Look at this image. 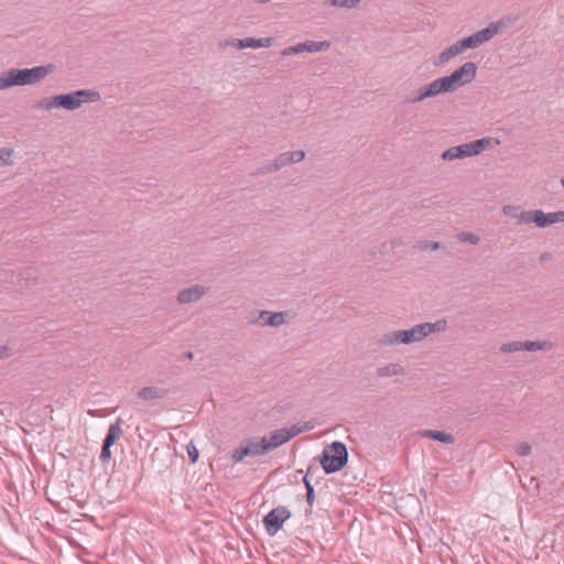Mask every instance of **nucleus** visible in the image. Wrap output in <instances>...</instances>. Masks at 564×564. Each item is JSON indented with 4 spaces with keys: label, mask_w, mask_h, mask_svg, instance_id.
I'll return each mask as SVG.
<instances>
[{
    "label": "nucleus",
    "mask_w": 564,
    "mask_h": 564,
    "mask_svg": "<svg viewBox=\"0 0 564 564\" xmlns=\"http://www.w3.org/2000/svg\"><path fill=\"white\" fill-rule=\"evenodd\" d=\"M477 74V65L474 62H466L456 68L451 75L436 78L443 94L453 93L459 87L471 83Z\"/></svg>",
    "instance_id": "nucleus-1"
},
{
    "label": "nucleus",
    "mask_w": 564,
    "mask_h": 564,
    "mask_svg": "<svg viewBox=\"0 0 564 564\" xmlns=\"http://www.w3.org/2000/svg\"><path fill=\"white\" fill-rule=\"evenodd\" d=\"M348 462V451L343 442L335 441L326 445L319 456V464L325 474L341 470Z\"/></svg>",
    "instance_id": "nucleus-2"
},
{
    "label": "nucleus",
    "mask_w": 564,
    "mask_h": 564,
    "mask_svg": "<svg viewBox=\"0 0 564 564\" xmlns=\"http://www.w3.org/2000/svg\"><path fill=\"white\" fill-rule=\"evenodd\" d=\"M491 144V138H481L468 143L459 144L456 147H452L445 150L441 158L444 161H454L456 159H465L469 156H475L481 153L484 150L489 148Z\"/></svg>",
    "instance_id": "nucleus-3"
},
{
    "label": "nucleus",
    "mask_w": 564,
    "mask_h": 564,
    "mask_svg": "<svg viewBox=\"0 0 564 564\" xmlns=\"http://www.w3.org/2000/svg\"><path fill=\"white\" fill-rule=\"evenodd\" d=\"M425 338L422 323L413 326L410 329H400L384 334L379 344L382 346H394L399 344H413Z\"/></svg>",
    "instance_id": "nucleus-4"
},
{
    "label": "nucleus",
    "mask_w": 564,
    "mask_h": 564,
    "mask_svg": "<svg viewBox=\"0 0 564 564\" xmlns=\"http://www.w3.org/2000/svg\"><path fill=\"white\" fill-rule=\"evenodd\" d=\"M17 85L18 86H24V85H33L42 79H44L47 75H50L54 70V65L47 64V65H41L35 66L33 68H24V69H18L12 68Z\"/></svg>",
    "instance_id": "nucleus-5"
},
{
    "label": "nucleus",
    "mask_w": 564,
    "mask_h": 564,
    "mask_svg": "<svg viewBox=\"0 0 564 564\" xmlns=\"http://www.w3.org/2000/svg\"><path fill=\"white\" fill-rule=\"evenodd\" d=\"M264 441L262 438L257 440L256 437L245 438L240 442L239 446L236 447L231 453V460L234 463L241 462L248 456H260L265 454Z\"/></svg>",
    "instance_id": "nucleus-6"
},
{
    "label": "nucleus",
    "mask_w": 564,
    "mask_h": 564,
    "mask_svg": "<svg viewBox=\"0 0 564 564\" xmlns=\"http://www.w3.org/2000/svg\"><path fill=\"white\" fill-rule=\"evenodd\" d=\"M291 518V511L284 507L279 506L273 508L262 519L264 529L268 535H275L283 527V523Z\"/></svg>",
    "instance_id": "nucleus-7"
},
{
    "label": "nucleus",
    "mask_w": 564,
    "mask_h": 564,
    "mask_svg": "<svg viewBox=\"0 0 564 564\" xmlns=\"http://www.w3.org/2000/svg\"><path fill=\"white\" fill-rule=\"evenodd\" d=\"M501 22H491L489 25L482 30L477 31L476 33L471 34L470 36L464 37L460 40L462 46L464 50L468 48H476L479 45L484 44L485 42L490 41L494 39L500 30Z\"/></svg>",
    "instance_id": "nucleus-8"
},
{
    "label": "nucleus",
    "mask_w": 564,
    "mask_h": 564,
    "mask_svg": "<svg viewBox=\"0 0 564 564\" xmlns=\"http://www.w3.org/2000/svg\"><path fill=\"white\" fill-rule=\"evenodd\" d=\"M553 348V343L549 340H523V341H510L502 344L500 346V351L503 354H511L516 351L527 350V351H536V350H550Z\"/></svg>",
    "instance_id": "nucleus-9"
},
{
    "label": "nucleus",
    "mask_w": 564,
    "mask_h": 564,
    "mask_svg": "<svg viewBox=\"0 0 564 564\" xmlns=\"http://www.w3.org/2000/svg\"><path fill=\"white\" fill-rule=\"evenodd\" d=\"M288 312H270V311H259L258 318H251L250 324H256L260 326H271L279 327L283 325L286 321Z\"/></svg>",
    "instance_id": "nucleus-10"
},
{
    "label": "nucleus",
    "mask_w": 564,
    "mask_h": 564,
    "mask_svg": "<svg viewBox=\"0 0 564 564\" xmlns=\"http://www.w3.org/2000/svg\"><path fill=\"white\" fill-rule=\"evenodd\" d=\"M209 291L208 286L194 284L178 292L177 302L180 304H191L198 302Z\"/></svg>",
    "instance_id": "nucleus-11"
},
{
    "label": "nucleus",
    "mask_w": 564,
    "mask_h": 564,
    "mask_svg": "<svg viewBox=\"0 0 564 564\" xmlns=\"http://www.w3.org/2000/svg\"><path fill=\"white\" fill-rule=\"evenodd\" d=\"M441 94H443V93L441 91V88H440L436 79H434L432 83L424 85L421 88H419L415 93H412L406 98V102H409V104L421 102L427 98H433Z\"/></svg>",
    "instance_id": "nucleus-12"
},
{
    "label": "nucleus",
    "mask_w": 564,
    "mask_h": 564,
    "mask_svg": "<svg viewBox=\"0 0 564 564\" xmlns=\"http://www.w3.org/2000/svg\"><path fill=\"white\" fill-rule=\"evenodd\" d=\"M58 107H63L70 110V94L57 95L51 98H43L36 102V109L52 110Z\"/></svg>",
    "instance_id": "nucleus-13"
},
{
    "label": "nucleus",
    "mask_w": 564,
    "mask_h": 564,
    "mask_svg": "<svg viewBox=\"0 0 564 564\" xmlns=\"http://www.w3.org/2000/svg\"><path fill=\"white\" fill-rule=\"evenodd\" d=\"M101 95L96 89H79L73 91V110L79 108L85 102H98Z\"/></svg>",
    "instance_id": "nucleus-14"
},
{
    "label": "nucleus",
    "mask_w": 564,
    "mask_h": 564,
    "mask_svg": "<svg viewBox=\"0 0 564 564\" xmlns=\"http://www.w3.org/2000/svg\"><path fill=\"white\" fill-rule=\"evenodd\" d=\"M138 397L144 401H152L156 399H164L170 394V389L161 388L158 386H149L141 388L138 391Z\"/></svg>",
    "instance_id": "nucleus-15"
},
{
    "label": "nucleus",
    "mask_w": 564,
    "mask_h": 564,
    "mask_svg": "<svg viewBox=\"0 0 564 564\" xmlns=\"http://www.w3.org/2000/svg\"><path fill=\"white\" fill-rule=\"evenodd\" d=\"M262 441H264V447L267 453L289 442L288 438L285 437L283 429L272 431L270 433V437L267 438L264 436L262 437Z\"/></svg>",
    "instance_id": "nucleus-16"
},
{
    "label": "nucleus",
    "mask_w": 564,
    "mask_h": 564,
    "mask_svg": "<svg viewBox=\"0 0 564 564\" xmlns=\"http://www.w3.org/2000/svg\"><path fill=\"white\" fill-rule=\"evenodd\" d=\"M465 52L464 47L462 46L460 40L452 44L451 46L446 47L444 51L440 53L437 58L434 61V65L438 66L441 64L446 63L452 57L457 56Z\"/></svg>",
    "instance_id": "nucleus-17"
},
{
    "label": "nucleus",
    "mask_w": 564,
    "mask_h": 564,
    "mask_svg": "<svg viewBox=\"0 0 564 564\" xmlns=\"http://www.w3.org/2000/svg\"><path fill=\"white\" fill-rule=\"evenodd\" d=\"M502 213L503 215L516 219L517 225L529 224V220H523L522 218H528L530 213L529 210H522L520 206L505 205L502 207Z\"/></svg>",
    "instance_id": "nucleus-18"
},
{
    "label": "nucleus",
    "mask_w": 564,
    "mask_h": 564,
    "mask_svg": "<svg viewBox=\"0 0 564 564\" xmlns=\"http://www.w3.org/2000/svg\"><path fill=\"white\" fill-rule=\"evenodd\" d=\"M404 373V368L398 362H390L388 365L377 368V376L381 378L403 376Z\"/></svg>",
    "instance_id": "nucleus-19"
},
{
    "label": "nucleus",
    "mask_w": 564,
    "mask_h": 564,
    "mask_svg": "<svg viewBox=\"0 0 564 564\" xmlns=\"http://www.w3.org/2000/svg\"><path fill=\"white\" fill-rule=\"evenodd\" d=\"M121 419L118 417L117 421L112 424H110L107 435L102 442V444L112 446L118 438L122 435V429H121Z\"/></svg>",
    "instance_id": "nucleus-20"
},
{
    "label": "nucleus",
    "mask_w": 564,
    "mask_h": 564,
    "mask_svg": "<svg viewBox=\"0 0 564 564\" xmlns=\"http://www.w3.org/2000/svg\"><path fill=\"white\" fill-rule=\"evenodd\" d=\"M422 435L430 438V440H433V441H438V442H442L444 444H452L454 443V436L449 433H446L444 431H436V430H425L422 432Z\"/></svg>",
    "instance_id": "nucleus-21"
},
{
    "label": "nucleus",
    "mask_w": 564,
    "mask_h": 564,
    "mask_svg": "<svg viewBox=\"0 0 564 564\" xmlns=\"http://www.w3.org/2000/svg\"><path fill=\"white\" fill-rule=\"evenodd\" d=\"M302 44L303 52L308 53H316V52H324L327 51L330 47L329 41H305Z\"/></svg>",
    "instance_id": "nucleus-22"
},
{
    "label": "nucleus",
    "mask_w": 564,
    "mask_h": 564,
    "mask_svg": "<svg viewBox=\"0 0 564 564\" xmlns=\"http://www.w3.org/2000/svg\"><path fill=\"white\" fill-rule=\"evenodd\" d=\"M425 337L433 333L445 332L448 327L445 318L438 319L435 323H422Z\"/></svg>",
    "instance_id": "nucleus-23"
},
{
    "label": "nucleus",
    "mask_w": 564,
    "mask_h": 564,
    "mask_svg": "<svg viewBox=\"0 0 564 564\" xmlns=\"http://www.w3.org/2000/svg\"><path fill=\"white\" fill-rule=\"evenodd\" d=\"M312 429H313L312 423L305 422L302 426H299L297 424H293L290 427H284L283 431H284L285 437L288 438V441H290L293 437H295L296 435H299L303 432H306V431H311Z\"/></svg>",
    "instance_id": "nucleus-24"
},
{
    "label": "nucleus",
    "mask_w": 564,
    "mask_h": 564,
    "mask_svg": "<svg viewBox=\"0 0 564 564\" xmlns=\"http://www.w3.org/2000/svg\"><path fill=\"white\" fill-rule=\"evenodd\" d=\"M529 217L522 218L523 220H529V224L534 223L539 228H545V217L546 214L541 209H532L529 210Z\"/></svg>",
    "instance_id": "nucleus-25"
},
{
    "label": "nucleus",
    "mask_w": 564,
    "mask_h": 564,
    "mask_svg": "<svg viewBox=\"0 0 564 564\" xmlns=\"http://www.w3.org/2000/svg\"><path fill=\"white\" fill-rule=\"evenodd\" d=\"M18 86L13 69L3 72L0 74V90L8 89L10 87Z\"/></svg>",
    "instance_id": "nucleus-26"
},
{
    "label": "nucleus",
    "mask_w": 564,
    "mask_h": 564,
    "mask_svg": "<svg viewBox=\"0 0 564 564\" xmlns=\"http://www.w3.org/2000/svg\"><path fill=\"white\" fill-rule=\"evenodd\" d=\"M273 39L272 37H262V39H254V37H246L247 48H261V47H269L272 45Z\"/></svg>",
    "instance_id": "nucleus-27"
},
{
    "label": "nucleus",
    "mask_w": 564,
    "mask_h": 564,
    "mask_svg": "<svg viewBox=\"0 0 564 564\" xmlns=\"http://www.w3.org/2000/svg\"><path fill=\"white\" fill-rule=\"evenodd\" d=\"M361 0H325V4L338 8H355L360 3Z\"/></svg>",
    "instance_id": "nucleus-28"
},
{
    "label": "nucleus",
    "mask_w": 564,
    "mask_h": 564,
    "mask_svg": "<svg viewBox=\"0 0 564 564\" xmlns=\"http://www.w3.org/2000/svg\"><path fill=\"white\" fill-rule=\"evenodd\" d=\"M14 151L10 148H0V167L11 165L13 163L12 155Z\"/></svg>",
    "instance_id": "nucleus-29"
},
{
    "label": "nucleus",
    "mask_w": 564,
    "mask_h": 564,
    "mask_svg": "<svg viewBox=\"0 0 564 564\" xmlns=\"http://www.w3.org/2000/svg\"><path fill=\"white\" fill-rule=\"evenodd\" d=\"M276 167H274V163H267L261 165L260 167L256 169L253 172H251V176H261L270 173H275Z\"/></svg>",
    "instance_id": "nucleus-30"
},
{
    "label": "nucleus",
    "mask_w": 564,
    "mask_h": 564,
    "mask_svg": "<svg viewBox=\"0 0 564 564\" xmlns=\"http://www.w3.org/2000/svg\"><path fill=\"white\" fill-rule=\"evenodd\" d=\"M564 221V212H554L546 214L545 217V228L555 224V223H562Z\"/></svg>",
    "instance_id": "nucleus-31"
},
{
    "label": "nucleus",
    "mask_w": 564,
    "mask_h": 564,
    "mask_svg": "<svg viewBox=\"0 0 564 564\" xmlns=\"http://www.w3.org/2000/svg\"><path fill=\"white\" fill-rule=\"evenodd\" d=\"M457 238L462 242H469L471 245H477L479 242V237L469 231H462L457 235Z\"/></svg>",
    "instance_id": "nucleus-32"
},
{
    "label": "nucleus",
    "mask_w": 564,
    "mask_h": 564,
    "mask_svg": "<svg viewBox=\"0 0 564 564\" xmlns=\"http://www.w3.org/2000/svg\"><path fill=\"white\" fill-rule=\"evenodd\" d=\"M273 163H274V167H276V171L281 170L282 167H284L286 165H290L291 161H290L289 153L288 152H283L281 154H279L274 159Z\"/></svg>",
    "instance_id": "nucleus-33"
},
{
    "label": "nucleus",
    "mask_w": 564,
    "mask_h": 564,
    "mask_svg": "<svg viewBox=\"0 0 564 564\" xmlns=\"http://www.w3.org/2000/svg\"><path fill=\"white\" fill-rule=\"evenodd\" d=\"M314 501H315L314 488H308V490H306V502L308 505V508L305 510L306 516L312 513V507L314 505Z\"/></svg>",
    "instance_id": "nucleus-34"
},
{
    "label": "nucleus",
    "mask_w": 564,
    "mask_h": 564,
    "mask_svg": "<svg viewBox=\"0 0 564 564\" xmlns=\"http://www.w3.org/2000/svg\"><path fill=\"white\" fill-rule=\"evenodd\" d=\"M302 52H303L302 44L299 43L296 45L288 46L284 50H282L281 55L282 56H290V55L299 54V53H302Z\"/></svg>",
    "instance_id": "nucleus-35"
},
{
    "label": "nucleus",
    "mask_w": 564,
    "mask_h": 564,
    "mask_svg": "<svg viewBox=\"0 0 564 564\" xmlns=\"http://www.w3.org/2000/svg\"><path fill=\"white\" fill-rule=\"evenodd\" d=\"M290 156L291 164L299 163L304 160L305 152L303 150L290 151L288 152Z\"/></svg>",
    "instance_id": "nucleus-36"
},
{
    "label": "nucleus",
    "mask_w": 564,
    "mask_h": 564,
    "mask_svg": "<svg viewBox=\"0 0 564 564\" xmlns=\"http://www.w3.org/2000/svg\"><path fill=\"white\" fill-rule=\"evenodd\" d=\"M187 454H188V459L192 464H195L198 460L199 452L195 445L189 444L187 446Z\"/></svg>",
    "instance_id": "nucleus-37"
},
{
    "label": "nucleus",
    "mask_w": 564,
    "mask_h": 564,
    "mask_svg": "<svg viewBox=\"0 0 564 564\" xmlns=\"http://www.w3.org/2000/svg\"><path fill=\"white\" fill-rule=\"evenodd\" d=\"M516 452L519 456H528L531 453V445L527 442H522L517 446Z\"/></svg>",
    "instance_id": "nucleus-38"
},
{
    "label": "nucleus",
    "mask_w": 564,
    "mask_h": 564,
    "mask_svg": "<svg viewBox=\"0 0 564 564\" xmlns=\"http://www.w3.org/2000/svg\"><path fill=\"white\" fill-rule=\"evenodd\" d=\"M110 447L111 446H108V445H105L102 444L101 446V452H100V460L102 463H106V462H109V459L111 458V451H110Z\"/></svg>",
    "instance_id": "nucleus-39"
},
{
    "label": "nucleus",
    "mask_w": 564,
    "mask_h": 564,
    "mask_svg": "<svg viewBox=\"0 0 564 564\" xmlns=\"http://www.w3.org/2000/svg\"><path fill=\"white\" fill-rule=\"evenodd\" d=\"M440 248V242H436V241H425V242H421L420 245V249L421 250H425V249H431V250H437Z\"/></svg>",
    "instance_id": "nucleus-40"
},
{
    "label": "nucleus",
    "mask_w": 564,
    "mask_h": 564,
    "mask_svg": "<svg viewBox=\"0 0 564 564\" xmlns=\"http://www.w3.org/2000/svg\"><path fill=\"white\" fill-rule=\"evenodd\" d=\"M12 355L11 348L4 345H0V359L9 358Z\"/></svg>",
    "instance_id": "nucleus-41"
},
{
    "label": "nucleus",
    "mask_w": 564,
    "mask_h": 564,
    "mask_svg": "<svg viewBox=\"0 0 564 564\" xmlns=\"http://www.w3.org/2000/svg\"><path fill=\"white\" fill-rule=\"evenodd\" d=\"M234 47H236L237 50L247 48L246 37L245 39H236Z\"/></svg>",
    "instance_id": "nucleus-42"
},
{
    "label": "nucleus",
    "mask_w": 564,
    "mask_h": 564,
    "mask_svg": "<svg viewBox=\"0 0 564 564\" xmlns=\"http://www.w3.org/2000/svg\"><path fill=\"white\" fill-rule=\"evenodd\" d=\"M310 471H311V467H308L307 473H306V475L303 478V482H304V486H305L306 490H308V488H314L313 485L311 484V481L308 480V477H307Z\"/></svg>",
    "instance_id": "nucleus-43"
},
{
    "label": "nucleus",
    "mask_w": 564,
    "mask_h": 564,
    "mask_svg": "<svg viewBox=\"0 0 564 564\" xmlns=\"http://www.w3.org/2000/svg\"><path fill=\"white\" fill-rule=\"evenodd\" d=\"M235 40L236 39H226L225 41L219 43V46L220 47H226L228 45L234 46L235 45Z\"/></svg>",
    "instance_id": "nucleus-44"
},
{
    "label": "nucleus",
    "mask_w": 564,
    "mask_h": 564,
    "mask_svg": "<svg viewBox=\"0 0 564 564\" xmlns=\"http://www.w3.org/2000/svg\"><path fill=\"white\" fill-rule=\"evenodd\" d=\"M183 357H184L185 359L192 360V359H193V357H194V355H193V352H192V351H186V352H184V354H183Z\"/></svg>",
    "instance_id": "nucleus-45"
},
{
    "label": "nucleus",
    "mask_w": 564,
    "mask_h": 564,
    "mask_svg": "<svg viewBox=\"0 0 564 564\" xmlns=\"http://www.w3.org/2000/svg\"><path fill=\"white\" fill-rule=\"evenodd\" d=\"M258 312H259V311L251 312V313H250V315H249V321H250L251 318H258Z\"/></svg>",
    "instance_id": "nucleus-46"
},
{
    "label": "nucleus",
    "mask_w": 564,
    "mask_h": 564,
    "mask_svg": "<svg viewBox=\"0 0 564 564\" xmlns=\"http://www.w3.org/2000/svg\"><path fill=\"white\" fill-rule=\"evenodd\" d=\"M561 184L564 187V176L561 178Z\"/></svg>",
    "instance_id": "nucleus-47"
},
{
    "label": "nucleus",
    "mask_w": 564,
    "mask_h": 564,
    "mask_svg": "<svg viewBox=\"0 0 564 564\" xmlns=\"http://www.w3.org/2000/svg\"><path fill=\"white\" fill-rule=\"evenodd\" d=\"M72 545H73V549L76 546V543H75V541H74V540H73V542H72Z\"/></svg>",
    "instance_id": "nucleus-48"
}]
</instances>
